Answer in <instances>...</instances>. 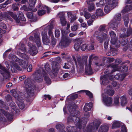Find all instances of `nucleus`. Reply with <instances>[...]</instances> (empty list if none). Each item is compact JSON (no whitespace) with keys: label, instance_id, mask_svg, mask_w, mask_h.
Segmentation results:
<instances>
[{"label":"nucleus","instance_id":"nucleus-1","mask_svg":"<svg viewBox=\"0 0 132 132\" xmlns=\"http://www.w3.org/2000/svg\"><path fill=\"white\" fill-rule=\"evenodd\" d=\"M9 57L10 62V64H8V62L7 61L5 62V64L7 65L6 66L9 70H11L12 72H15L16 69L21 70V69L17 64L18 63L23 69L26 68L28 65V62L27 60L25 61H23L12 54L10 55Z\"/></svg>","mask_w":132,"mask_h":132},{"label":"nucleus","instance_id":"nucleus-2","mask_svg":"<svg viewBox=\"0 0 132 132\" xmlns=\"http://www.w3.org/2000/svg\"><path fill=\"white\" fill-rule=\"evenodd\" d=\"M69 111L70 113L71 116H70L68 118V122L71 121H74L75 125L77 126L78 128H81V126H85L87 122V120L83 121V118H82L81 120L78 117L76 116H73L77 113V114H79V112L77 111L75 109L70 107L69 108Z\"/></svg>","mask_w":132,"mask_h":132},{"label":"nucleus","instance_id":"nucleus-3","mask_svg":"<svg viewBox=\"0 0 132 132\" xmlns=\"http://www.w3.org/2000/svg\"><path fill=\"white\" fill-rule=\"evenodd\" d=\"M105 25H101L99 27V30L95 31L93 35V36L101 42H102L104 40L108 38L107 35L103 32H105Z\"/></svg>","mask_w":132,"mask_h":132},{"label":"nucleus","instance_id":"nucleus-4","mask_svg":"<svg viewBox=\"0 0 132 132\" xmlns=\"http://www.w3.org/2000/svg\"><path fill=\"white\" fill-rule=\"evenodd\" d=\"M4 107L3 102L0 100V108ZM13 113H9L7 112L4 111L0 108V120H5L6 118L9 119H11L12 118Z\"/></svg>","mask_w":132,"mask_h":132},{"label":"nucleus","instance_id":"nucleus-5","mask_svg":"<svg viewBox=\"0 0 132 132\" xmlns=\"http://www.w3.org/2000/svg\"><path fill=\"white\" fill-rule=\"evenodd\" d=\"M107 3L104 7V12L107 14L109 13L117 5L118 2L113 0H107Z\"/></svg>","mask_w":132,"mask_h":132},{"label":"nucleus","instance_id":"nucleus-6","mask_svg":"<svg viewBox=\"0 0 132 132\" xmlns=\"http://www.w3.org/2000/svg\"><path fill=\"white\" fill-rule=\"evenodd\" d=\"M112 68L114 69L112 70L111 72L110 71H109L108 72H106V73H111L116 71L125 72L127 71L128 69L127 66L125 65H123L122 67H120V66H117L116 65H112L111 67L109 68L111 69Z\"/></svg>","mask_w":132,"mask_h":132},{"label":"nucleus","instance_id":"nucleus-7","mask_svg":"<svg viewBox=\"0 0 132 132\" xmlns=\"http://www.w3.org/2000/svg\"><path fill=\"white\" fill-rule=\"evenodd\" d=\"M9 15L11 16L18 23H19V20L16 14H14L11 12H9L8 13H6L4 15H0V21H2L4 19H8L11 21L12 19Z\"/></svg>","mask_w":132,"mask_h":132},{"label":"nucleus","instance_id":"nucleus-8","mask_svg":"<svg viewBox=\"0 0 132 132\" xmlns=\"http://www.w3.org/2000/svg\"><path fill=\"white\" fill-rule=\"evenodd\" d=\"M64 126L60 125H57L56 126V128L60 132H66L63 130ZM77 128L75 127L68 126L67 128V132H76Z\"/></svg>","mask_w":132,"mask_h":132},{"label":"nucleus","instance_id":"nucleus-9","mask_svg":"<svg viewBox=\"0 0 132 132\" xmlns=\"http://www.w3.org/2000/svg\"><path fill=\"white\" fill-rule=\"evenodd\" d=\"M45 71H43V73L44 79L47 83L50 84H51V80L47 76V74L46 73L47 72L48 73H50V72L51 71V69L49 68V65L47 64L45 65Z\"/></svg>","mask_w":132,"mask_h":132},{"label":"nucleus","instance_id":"nucleus-10","mask_svg":"<svg viewBox=\"0 0 132 132\" xmlns=\"http://www.w3.org/2000/svg\"><path fill=\"white\" fill-rule=\"evenodd\" d=\"M102 101L104 104L107 106H111L112 105V98L111 97H107L104 94H102Z\"/></svg>","mask_w":132,"mask_h":132},{"label":"nucleus","instance_id":"nucleus-11","mask_svg":"<svg viewBox=\"0 0 132 132\" xmlns=\"http://www.w3.org/2000/svg\"><path fill=\"white\" fill-rule=\"evenodd\" d=\"M99 125L96 120L90 123L87 127V132H94L95 130L97 129Z\"/></svg>","mask_w":132,"mask_h":132},{"label":"nucleus","instance_id":"nucleus-12","mask_svg":"<svg viewBox=\"0 0 132 132\" xmlns=\"http://www.w3.org/2000/svg\"><path fill=\"white\" fill-rule=\"evenodd\" d=\"M121 19V14H116L113 20L110 24V27L112 28H115L118 26V21H120Z\"/></svg>","mask_w":132,"mask_h":132},{"label":"nucleus","instance_id":"nucleus-13","mask_svg":"<svg viewBox=\"0 0 132 132\" xmlns=\"http://www.w3.org/2000/svg\"><path fill=\"white\" fill-rule=\"evenodd\" d=\"M109 35L111 38V43L113 45H115L116 47H118L120 44V42L118 41H117L116 37V34L112 31H110L109 32Z\"/></svg>","mask_w":132,"mask_h":132},{"label":"nucleus","instance_id":"nucleus-14","mask_svg":"<svg viewBox=\"0 0 132 132\" xmlns=\"http://www.w3.org/2000/svg\"><path fill=\"white\" fill-rule=\"evenodd\" d=\"M24 87L28 92L32 93L35 89V87L31 86L30 81L29 79H26L24 82Z\"/></svg>","mask_w":132,"mask_h":132},{"label":"nucleus","instance_id":"nucleus-15","mask_svg":"<svg viewBox=\"0 0 132 132\" xmlns=\"http://www.w3.org/2000/svg\"><path fill=\"white\" fill-rule=\"evenodd\" d=\"M0 73L3 75L4 79H8L10 77L9 71L1 64H0Z\"/></svg>","mask_w":132,"mask_h":132},{"label":"nucleus","instance_id":"nucleus-16","mask_svg":"<svg viewBox=\"0 0 132 132\" xmlns=\"http://www.w3.org/2000/svg\"><path fill=\"white\" fill-rule=\"evenodd\" d=\"M94 55L92 54L89 57V63L88 66H86L85 67V72L89 75H91L92 73V69L91 67L92 64L91 60L94 57Z\"/></svg>","mask_w":132,"mask_h":132},{"label":"nucleus","instance_id":"nucleus-17","mask_svg":"<svg viewBox=\"0 0 132 132\" xmlns=\"http://www.w3.org/2000/svg\"><path fill=\"white\" fill-rule=\"evenodd\" d=\"M29 50L28 52L31 55H34L37 53L36 47L32 44L29 43L28 44Z\"/></svg>","mask_w":132,"mask_h":132},{"label":"nucleus","instance_id":"nucleus-18","mask_svg":"<svg viewBox=\"0 0 132 132\" xmlns=\"http://www.w3.org/2000/svg\"><path fill=\"white\" fill-rule=\"evenodd\" d=\"M42 37L43 43L45 44H48L50 43V39L47 37L45 30H43L42 32Z\"/></svg>","mask_w":132,"mask_h":132},{"label":"nucleus","instance_id":"nucleus-19","mask_svg":"<svg viewBox=\"0 0 132 132\" xmlns=\"http://www.w3.org/2000/svg\"><path fill=\"white\" fill-rule=\"evenodd\" d=\"M75 64L77 68L82 69L84 67V62L81 59L78 58L75 61Z\"/></svg>","mask_w":132,"mask_h":132},{"label":"nucleus","instance_id":"nucleus-20","mask_svg":"<svg viewBox=\"0 0 132 132\" xmlns=\"http://www.w3.org/2000/svg\"><path fill=\"white\" fill-rule=\"evenodd\" d=\"M108 89L104 90L105 93H103L106 96L108 95L110 96H112L114 93V91L112 89V87L111 86H107Z\"/></svg>","mask_w":132,"mask_h":132},{"label":"nucleus","instance_id":"nucleus-21","mask_svg":"<svg viewBox=\"0 0 132 132\" xmlns=\"http://www.w3.org/2000/svg\"><path fill=\"white\" fill-rule=\"evenodd\" d=\"M36 0H30L29 2V9L31 11L34 12L37 11V9L34 8L35 4L36 2Z\"/></svg>","mask_w":132,"mask_h":132},{"label":"nucleus","instance_id":"nucleus-22","mask_svg":"<svg viewBox=\"0 0 132 132\" xmlns=\"http://www.w3.org/2000/svg\"><path fill=\"white\" fill-rule=\"evenodd\" d=\"M71 42V40L68 38L66 36H62L61 43V44H65L66 46L69 44Z\"/></svg>","mask_w":132,"mask_h":132},{"label":"nucleus","instance_id":"nucleus-23","mask_svg":"<svg viewBox=\"0 0 132 132\" xmlns=\"http://www.w3.org/2000/svg\"><path fill=\"white\" fill-rule=\"evenodd\" d=\"M100 79L101 85H105L109 83V81L107 78V76L106 75H104L101 76Z\"/></svg>","mask_w":132,"mask_h":132},{"label":"nucleus","instance_id":"nucleus-24","mask_svg":"<svg viewBox=\"0 0 132 132\" xmlns=\"http://www.w3.org/2000/svg\"><path fill=\"white\" fill-rule=\"evenodd\" d=\"M132 9V5L131 4H126L123 10L121 11V12L122 13H125L128 12L131 10Z\"/></svg>","mask_w":132,"mask_h":132},{"label":"nucleus","instance_id":"nucleus-25","mask_svg":"<svg viewBox=\"0 0 132 132\" xmlns=\"http://www.w3.org/2000/svg\"><path fill=\"white\" fill-rule=\"evenodd\" d=\"M59 15H62V16L60 17V23L62 26H64L66 24L67 22L65 19L64 14L62 12H61L59 14Z\"/></svg>","mask_w":132,"mask_h":132},{"label":"nucleus","instance_id":"nucleus-26","mask_svg":"<svg viewBox=\"0 0 132 132\" xmlns=\"http://www.w3.org/2000/svg\"><path fill=\"white\" fill-rule=\"evenodd\" d=\"M93 106V104L92 103H86L84 107V110L85 112H87L90 111Z\"/></svg>","mask_w":132,"mask_h":132},{"label":"nucleus","instance_id":"nucleus-27","mask_svg":"<svg viewBox=\"0 0 132 132\" xmlns=\"http://www.w3.org/2000/svg\"><path fill=\"white\" fill-rule=\"evenodd\" d=\"M109 127L106 125L101 126L99 129V132H107L109 129Z\"/></svg>","mask_w":132,"mask_h":132},{"label":"nucleus","instance_id":"nucleus-28","mask_svg":"<svg viewBox=\"0 0 132 132\" xmlns=\"http://www.w3.org/2000/svg\"><path fill=\"white\" fill-rule=\"evenodd\" d=\"M53 28V27L52 25L48 26L47 28V29H48V34L50 37L51 38L52 41H54L53 36L52 34V31H51L52 29Z\"/></svg>","mask_w":132,"mask_h":132},{"label":"nucleus","instance_id":"nucleus-29","mask_svg":"<svg viewBox=\"0 0 132 132\" xmlns=\"http://www.w3.org/2000/svg\"><path fill=\"white\" fill-rule=\"evenodd\" d=\"M121 125V123L120 122L117 121H114L113 122L112 126V128H114L118 127H119Z\"/></svg>","mask_w":132,"mask_h":132},{"label":"nucleus","instance_id":"nucleus-30","mask_svg":"<svg viewBox=\"0 0 132 132\" xmlns=\"http://www.w3.org/2000/svg\"><path fill=\"white\" fill-rule=\"evenodd\" d=\"M35 42L38 47L40 46L41 43L39 36L36 34L34 35Z\"/></svg>","mask_w":132,"mask_h":132},{"label":"nucleus","instance_id":"nucleus-31","mask_svg":"<svg viewBox=\"0 0 132 132\" xmlns=\"http://www.w3.org/2000/svg\"><path fill=\"white\" fill-rule=\"evenodd\" d=\"M107 0H101L99 2L96 3V5L97 7H102L107 2Z\"/></svg>","mask_w":132,"mask_h":132},{"label":"nucleus","instance_id":"nucleus-32","mask_svg":"<svg viewBox=\"0 0 132 132\" xmlns=\"http://www.w3.org/2000/svg\"><path fill=\"white\" fill-rule=\"evenodd\" d=\"M120 103L122 106L125 105L127 104V102L126 97L124 96H122L120 97Z\"/></svg>","mask_w":132,"mask_h":132},{"label":"nucleus","instance_id":"nucleus-33","mask_svg":"<svg viewBox=\"0 0 132 132\" xmlns=\"http://www.w3.org/2000/svg\"><path fill=\"white\" fill-rule=\"evenodd\" d=\"M93 1H90L89 2V4H88L89 5V6H88V10L89 11H91L93 10H94L95 9V8L94 6V4L92 2Z\"/></svg>","mask_w":132,"mask_h":132},{"label":"nucleus","instance_id":"nucleus-34","mask_svg":"<svg viewBox=\"0 0 132 132\" xmlns=\"http://www.w3.org/2000/svg\"><path fill=\"white\" fill-rule=\"evenodd\" d=\"M96 14L97 16H100L104 15V13L102 9H98L96 12Z\"/></svg>","mask_w":132,"mask_h":132},{"label":"nucleus","instance_id":"nucleus-35","mask_svg":"<svg viewBox=\"0 0 132 132\" xmlns=\"http://www.w3.org/2000/svg\"><path fill=\"white\" fill-rule=\"evenodd\" d=\"M60 69L59 65H53L52 66V72L53 73H57Z\"/></svg>","mask_w":132,"mask_h":132},{"label":"nucleus","instance_id":"nucleus-36","mask_svg":"<svg viewBox=\"0 0 132 132\" xmlns=\"http://www.w3.org/2000/svg\"><path fill=\"white\" fill-rule=\"evenodd\" d=\"M112 85L115 88L116 90H117L120 87L121 85L119 84H117L116 82L113 81L112 82Z\"/></svg>","mask_w":132,"mask_h":132},{"label":"nucleus","instance_id":"nucleus-37","mask_svg":"<svg viewBox=\"0 0 132 132\" xmlns=\"http://www.w3.org/2000/svg\"><path fill=\"white\" fill-rule=\"evenodd\" d=\"M120 97L118 96L115 97L114 98V104L116 105H118L119 104V100Z\"/></svg>","mask_w":132,"mask_h":132},{"label":"nucleus","instance_id":"nucleus-38","mask_svg":"<svg viewBox=\"0 0 132 132\" xmlns=\"http://www.w3.org/2000/svg\"><path fill=\"white\" fill-rule=\"evenodd\" d=\"M11 92L12 93L13 96L16 99H17L18 101L20 100V97L18 96L16 92L14 90H12L11 91Z\"/></svg>","mask_w":132,"mask_h":132},{"label":"nucleus","instance_id":"nucleus-39","mask_svg":"<svg viewBox=\"0 0 132 132\" xmlns=\"http://www.w3.org/2000/svg\"><path fill=\"white\" fill-rule=\"evenodd\" d=\"M78 43H76L74 46V48L76 51H78L80 48L79 40L78 39L77 40Z\"/></svg>","mask_w":132,"mask_h":132},{"label":"nucleus","instance_id":"nucleus-40","mask_svg":"<svg viewBox=\"0 0 132 132\" xmlns=\"http://www.w3.org/2000/svg\"><path fill=\"white\" fill-rule=\"evenodd\" d=\"M18 16L19 19L22 21H25V19L24 16L23 14L22 13L19 12L18 14Z\"/></svg>","mask_w":132,"mask_h":132},{"label":"nucleus","instance_id":"nucleus-41","mask_svg":"<svg viewBox=\"0 0 132 132\" xmlns=\"http://www.w3.org/2000/svg\"><path fill=\"white\" fill-rule=\"evenodd\" d=\"M132 33V30L130 29L129 30H128L127 32V34L126 35H125L123 34H121L120 36V37L122 38V37H125L127 36H128L130 35L131 33Z\"/></svg>","mask_w":132,"mask_h":132},{"label":"nucleus","instance_id":"nucleus-42","mask_svg":"<svg viewBox=\"0 0 132 132\" xmlns=\"http://www.w3.org/2000/svg\"><path fill=\"white\" fill-rule=\"evenodd\" d=\"M17 54L21 57L23 58L24 59H27L28 58V56L25 54H24L23 53H21L18 52H17Z\"/></svg>","mask_w":132,"mask_h":132},{"label":"nucleus","instance_id":"nucleus-43","mask_svg":"<svg viewBox=\"0 0 132 132\" xmlns=\"http://www.w3.org/2000/svg\"><path fill=\"white\" fill-rule=\"evenodd\" d=\"M70 27V25L69 24H68L67 25L66 30L65 31L64 30H63L62 31V32L63 35L67 34L69 32V31L68 29Z\"/></svg>","mask_w":132,"mask_h":132},{"label":"nucleus","instance_id":"nucleus-44","mask_svg":"<svg viewBox=\"0 0 132 132\" xmlns=\"http://www.w3.org/2000/svg\"><path fill=\"white\" fill-rule=\"evenodd\" d=\"M88 50H92L94 49V44L93 43H91L89 45H88Z\"/></svg>","mask_w":132,"mask_h":132},{"label":"nucleus","instance_id":"nucleus-45","mask_svg":"<svg viewBox=\"0 0 132 132\" xmlns=\"http://www.w3.org/2000/svg\"><path fill=\"white\" fill-rule=\"evenodd\" d=\"M12 0H8L6 2H5V3L3 5H0V8L1 7H4L5 6V5H7L9 4L12 3Z\"/></svg>","mask_w":132,"mask_h":132},{"label":"nucleus","instance_id":"nucleus-46","mask_svg":"<svg viewBox=\"0 0 132 132\" xmlns=\"http://www.w3.org/2000/svg\"><path fill=\"white\" fill-rule=\"evenodd\" d=\"M88 45L84 44L82 45L81 47V49L82 51H85L86 50H88Z\"/></svg>","mask_w":132,"mask_h":132},{"label":"nucleus","instance_id":"nucleus-47","mask_svg":"<svg viewBox=\"0 0 132 132\" xmlns=\"http://www.w3.org/2000/svg\"><path fill=\"white\" fill-rule=\"evenodd\" d=\"M82 91L84 92L89 97H92L93 95L92 93L89 91L87 90H83Z\"/></svg>","mask_w":132,"mask_h":132},{"label":"nucleus","instance_id":"nucleus-48","mask_svg":"<svg viewBox=\"0 0 132 132\" xmlns=\"http://www.w3.org/2000/svg\"><path fill=\"white\" fill-rule=\"evenodd\" d=\"M18 101L19 102H18V104L19 108L21 109H23L24 107V104L22 103H20V100Z\"/></svg>","mask_w":132,"mask_h":132},{"label":"nucleus","instance_id":"nucleus-49","mask_svg":"<svg viewBox=\"0 0 132 132\" xmlns=\"http://www.w3.org/2000/svg\"><path fill=\"white\" fill-rule=\"evenodd\" d=\"M78 24H75L74 25L71 27V29L72 31H75L77 29Z\"/></svg>","mask_w":132,"mask_h":132},{"label":"nucleus","instance_id":"nucleus-50","mask_svg":"<svg viewBox=\"0 0 132 132\" xmlns=\"http://www.w3.org/2000/svg\"><path fill=\"white\" fill-rule=\"evenodd\" d=\"M121 132H127L126 127L124 125H122L121 128Z\"/></svg>","mask_w":132,"mask_h":132},{"label":"nucleus","instance_id":"nucleus-51","mask_svg":"<svg viewBox=\"0 0 132 132\" xmlns=\"http://www.w3.org/2000/svg\"><path fill=\"white\" fill-rule=\"evenodd\" d=\"M68 17V19L71 18L72 16L75 14H73L72 12L71 11H69L67 12Z\"/></svg>","mask_w":132,"mask_h":132},{"label":"nucleus","instance_id":"nucleus-52","mask_svg":"<svg viewBox=\"0 0 132 132\" xmlns=\"http://www.w3.org/2000/svg\"><path fill=\"white\" fill-rule=\"evenodd\" d=\"M109 44V40H107L104 42V48L105 49H107L108 48Z\"/></svg>","mask_w":132,"mask_h":132},{"label":"nucleus","instance_id":"nucleus-53","mask_svg":"<svg viewBox=\"0 0 132 132\" xmlns=\"http://www.w3.org/2000/svg\"><path fill=\"white\" fill-rule=\"evenodd\" d=\"M26 15L28 17L29 19L32 18L33 16V13L32 12H27Z\"/></svg>","mask_w":132,"mask_h":132},{"label":"nucleus","instance_id":"nucleus-54","mask_svg":"<svg viewBox=\"0 0 132 132\" xmlns=\"http://www.w3.org/2000/svg\"><path fill=\"white\" fill-rule=\"evenodd\" d=\"M77 95L76 94H73L70 96L69 97H71V100H74L76 99L77 97Z\"/></svg>","mask_w":132,"mask_h":132},{"label":"nucleus","instance_id":"nucleus-55","mask_svg":"<svg viewBox=\"0 0 132 132\" xmlns=\"http://www.w3.org/2000/svg\"><path fill=\"white\" fill-rule=\"evenodd\" d=\"M45 12L44 10L39 11L38 12V14L39 15H42L45 13Z\"/></svg>","mask_w":132,"mask_h":132},{"label":"nucleus","instance_id":"nucleus-56","mask_svg":"<svg viewBox=\"0 0 132 132\" xmlns=\"http://www.w3.org/2000/svg\"><path fill=\"white\" fill-rule=\"evenodd\" d=\"M55 35L56 37H58L60 35V32L59 30L56 29L55 30Z\"/></svg>","mask_w":132,"mask_h":132},{"label":"nucleus","instance_id":"nucleus-57","mask_svg":"<svg viewBox=\"0 0 132 132\" xmlns=\"http://www.w3.org/2000/svg\"><path fill=\"white\" fill-rule=\"evenodd\" d=\"M20 50L22 51L23 53H25L26 51V49H25L24 45L23 44L21 45V47L20 48Z\"/></svg>","mask_w":132,"mask_h":132},{"label":"nucleus","instance_id":"nucleus-58","mask_svg":"<svg viewBox=\"0 0 132 132\" xmlns=\"http://www.w3.org/2000/svg\"><path fill=\"white\" fill-rule=\"evenodd\" d=\"M63 78L64 79L66 78L67 79H68L69 78V75L67 73H65L63 76Z\"/></svg>","mask_w":132,"mask_h":132},{"label":"nucleus","instance_id":"nucleus-59","mask_svg":"<svg viewBox=\"0 0 132 132\" xmlns=\"http://www.w3.org/2000/svg\"><path fill=\"white\" fill-rule=\"evenodd\" d=\"M20 9L22 10H24L26 11H28L30 9L29 8H28L25 5H23L22 7L20 8Z\"/></svg>","mask_w":132,"mask_h":132},{"label":"nucleus","instance_id":"nucleus-60","mask_svg":"<svg viewBox=\"0 0 132 132\" xmlns=\"http://www.w3.org/2000/svg\"><path fill=\"white\" fill-rule=\"evenodd\" d=\"M10 106L14 110H15L16 109V107L15 106V104L13 102L11 103L10 104Z\"/></svg>","mask_w":132,"mask_h":132},{"label":"nucleus","instance_id":"nucleus-61","mask_svg":"<svg viewBox=\"0 0 132 132\" xmlns=\"http://www.w3.org/2000/svg\"><path fill=\"white\" fill-rule=\"evenodd\" d=\"M76 16L75 15H73L72 16V17H71V18H70L69 19H70L71 20L70 22H72L76 20Z\"/></svg>","mask_w":132,"mask_h":132},{"label":"nucleus","instance_id":"nucleus-62","mask_svg":"<svg viewBox=\"0 0 132 132\" xmlns=\"http://www.w3.org/2000/svg\"><path fill=\"white\" fill-rule=\"evenodd\" d=\"M12 7L14 11H17L18 9L17 5L16 4H13L12 6Z\"/></svg>","mask_w":132,"mask_h":132},{"label":"nucleus","instance_id":"nucleus-63","mask_svg":"<svg viewBox=\"0 0 132 132\" xmlns=\"http://www.w3.org/2000/svg\"><path fill=\"white\" fill-rule=\"evenodd\" d=\"M70 68V66L68 64H67V63H64V65L63 66V68L65 69H69Z\"/></svg>","mask_w":132,"mask_h":132},{"label":"nucleus","instance_id":"nucleus-64","mask_svg":"<svg viewBox=\"0 0 132 132\" xmlns=\"http://www.w3.org/2000/svg\"><path fill=\"white\" fill-rule=\"evenodd\" d=\"M32 69V66L31 65H29L27 69V71L30 72L31 71Z\"/></svg>","mask_w":132,"mask_h":132}]
</instances>
